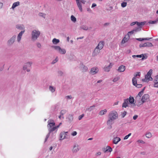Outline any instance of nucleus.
<instances>
[{
	"mask_svg": "<svg viewBox=\"0 0 158 158\" xmlns=\"http://www.w3.org/2000/svg\"><path fill=\"white\" fill-rule=\"evenodd\" d=\"M80 68L83 72H85L88 71V67L83 64L82 63L80 64Z\"/></svg>",
	"mask_w": 158,
	"mask_h": 158,
	"instance_id": "obj_10",
	"label": "nucleus"
},
{
	"mask_svg": "<svg viewBox=\"0 0 158 158\" xmlns=\"http://www.w3.org/2000/svg\"><path fill=\"white\" fill-rule=\"evenodd\" d=\"M66 51L64 49H62L61 48L59 53L61 54H64L66 53Z\"/></svg>",
	"mask_w": 158,
	"mask_h": 158,
	"instance_id": "obj_35",
	"label": "nucleus"
},
{
	"mask_svg": "<svg viewBox=\"0 0 158 158\" xmlns=\"http://www.w3.org/2000/svg\"><path fill=\"white\" fill-rule=\"evenodd\" d=\"M127 3L126 2H123L121 3V6L123 7H124L127 6Z\"/></svg>",
	"mask_w": 158,
	"mask_h": 158,
	"instance_id": "obj_43",
	"label": "nucleus"
},
{
	"mask_svg": "<svg viewBox=\"0 0 158 158\" xmlns=\"http://www.w3.org/2000/svg\"><path fill=\"white\" fill-rule=\"evenodd\" d=\"M101 152H99L96 153V156H100L101 155Z\"/></svg>",
	"mask_w": 158,
	"mask_h": 158,
	"instance_id": "obj_62",
	"label": "nucleus"
},
{
	"mask_svg": "<svg viewBox=\"0 0 158 158\" xmlns=\"http://www.w3.org/2000/svg\"><path fill=\"white\" fill-rule=\"evenodd\" d=\"M121 140V139L118 137L114 138L113 139V143L115 144H117Z\"/></svg>",
	"mask_w": 158,
	"mask_h": 158,
	"instance_id": "obj_19",
	"label": "nucleus"
},
{
	"mask_svg": "<svg viewBox=\"0 0 158 158\" xmlns=\"http://www.w3.org/2000/svg\"><path fill=\"white\" fill-rule=\"evenodd\" d=\"M71 20L74 22H75L76 21V18L73 15L71 16Z\"/></svg>",
	"mask_w": 158,
	"mask_h": 158,
	"instance_id": "obj_37",
	"label": "nucleus"
},
{
	"mask_svg": "<svg viewBox=\"0 0 158 158\" xmlns=\"http://www.w3.org/2000/svg\"><path fill=\"white\" fill-rule=\"evenodd\" d=\"M67 112L66 110H61L60 112V114L62 116H63L64 114Z\"/></svg>",
	"mask_w": 158,
	"mask_h": 158,
	"instance_id": "obj_40",
	"label": "nucleus"
},
{
	"mask_svg": "<svg viewBox=\"0 0 158 158\" xmlns=\"http://www.w3.org/2000/svg\"><path fill=\"white\" fill-rule=\"evenodd\" d=\"M118 77L115 78L113 80L114 82H116L118 81Z\"/></svg>",
	"mask_w": 158,
	"mask_h": 158,
	"instance_id": "obj_60",
	"label": "nucleus"
},
{
	"mask_svg": "<svg viewBox=\"0 0 158 158\" xmlns=\"http://www.w3.org/2000/svg\"><path fill=\"white\" fill-rule=\"evenodd\" d=\"M127 41V39L126 37H124L121 43L124 44Z\"/></svg>",
	"mask_w": 158,
	"mask_h": 158,
	"instance_id": "obj_41",
	"label": "nucleus"
},
{
	"mask_svg": "<svg viewBox=\"0 0 158 158\" xmlns=\"http://www.w3.org/2000/svg\"><path fill=\"white\" fill-rule=\"evenodd\" d=\"M24 30L22 31L18 34L17 37V41L18 42H19L20 41L22 35L24 33Z\"/></svg>",
	"mask_w": 158,
	"mask_h": 158,
	"instance_id": "obj_16",
	"label": "nucleus"
},
{
	"mask_svg": "<svg viewBox=\"0 0 158 158\" xmlns=\"http://www.w3.org/2000/svg\"><path fill=\"white\" fill-rule=\"evenodd\" d=\"M107 112V110L106 109H104L103 110H101L99 112V114L102 115L104 114H106V112Z\"/></svg>",
	"mask_w": 158,
	"mask_h": 158,
	"instance_id": "obj_31",
	"label": "nucleus"
},
{
	"mask_svg": "<svg viewBox=\"0 0 158 158\" xmlns=\"http://www.w3.org/2000/svg\"><path fill=\"white\" fill-rule=\"evenodd\" d=\"M52 48H53L56 51L59 53L60 51V50L61 48L59 46H52Z\"/></svg>",
	"mask_w": 158,
	"mask_h": 158,
	"instance_id": "obj_22",
	"label": "nucleus"
},
{
	"mask_svg": "<svg viewBox=\"0 0 158 158\" xmlns=\"http://www.w3.org/2000/svg\"><path fill=\"white\" fill-rule=\"evenodd\" d=\"M145 54H141V55H142V58L141 59L142 60H143L144 59H146L147 58V56H144Z\"/></svg>",
	"mask_w": 158,
	"mask_h": 158,
	"instance_id": "obj_45",
	"label": "nucleus"
},
{
	"mask_svg": "<svg viewBox=\"0 0 158 158\" xmlns=\"http://www.w3.org/2000/svg\"><path fill=\"white\" fill-rule=\"evenodd\" d=\"M110 63L109 65L107 66H105L104 69L105 71L106 72H109L110 71V69L112 67V65Z\"/></svg>",
	"mask_w": 158,
	"mask_h": 158,
	"instance_id": "obj_21",
	"label": "nucleus"
},
{
	"mask_svg": "<svg viewBox=\"0 0 158 158\" xmlns=\"http://www.w3.org/2000/svg\"><path fill=\"white\" fill-rule=\"evenodd\" d=\"M145 78V82H148L149 80H152L153 79L151 76L148 77V78Z\"/></svg>",
	"mask_w": 158,
	"mask_h": 158,
	"instance_id": "obj_36",
	"label": "nucleus"
},
{
	"mask_svg": "<svg viewBox=\"0 0 158 158\" xmlns=\"http://www.w3.org/2000/svg\"><path fill=\"white\" fill-rule=\"evenodd\" d=\"M110 23H106L104 24V26L105 27H106L107 26L109 25Z\"/></svg>",
	"mask_w": 158,
	"mask_h": 158,
	"instance_id": "obj_63",
	"label": "nucleus"
},
{
	"mask_svg": "<svg viewBox=\"0 0 158 158\" xmlns=\"http://www.w3.org/2000/svg\"><path fill=\"white\" fill-rule=\"evenodd\" d=\"M58 59L56 57L54 60H53L52 61V64H55V63H56V62H57L58 61Z\"/></svg>",
	"mask_w": 158,
	"mask_h": 158,
	"instance_id": "obj_53",
	"label": "nucleus"
},
{
	"mask_svg": "<svg viewBox=\"0 0 158 158\" xmlns=\"http://www.w3.org/2000/svg\"><path fill=\"white\" fill-rule=\"evenodd\" d=\"M142 27H140L138 26V27L135 28V29H134V30H135V32L139 31L141 30V28Z\"/></svg>",
	"mask_w": 158,
	"mask_h": 158,
	"instance_id": "obj_42",
	"label": "nucleus"
},
{
	"mask_svg": "<svg viewBox=\"0 0 158 158\" xmlns=\"http://www.w3.org/2000/svg\"><path fill=\"white\" fill-rule=\"evenodd\" d=\"M154 83H155L158 82V75L155 77V78L154 80Z\"/></svg>",
	"mask_w": 158,
	"mask_h": 158,
	"instance_id": "obj_48",
	"label": "nucleus"
},
{
	"mask_svg": "<svg viewBox=\"0 0 158 158\" xmlns=\"http://www.w3.org/2000/svg\"><path fill=\"white\" fill-rule=\"evenodd\" d=\"M81 29H82L84 30H85V31H87L88 30V27L87 26H85V25H82L81 26V27H80Z\"/></svg>",
	"mask_w": 158,
	"mask_h": 158,
	"instance_id": "obj_34",
	"label": "nucleus"
},
{
	"mask_svg": "<svg viewBox=\"0 0 158 158\" xmlns=\"http://www.w3.org/2000/svg\"><path fill=\"white\" fill-rule=\"evenodd\" d=\"M19 2H14L12 5V8L14 9L16 7L19 6Z\"/></svg>",
	"mask_w": 158,
	"mask_h": 158,
	"instance_id": "obj_27",
	"label": "nucleus"
},
{
	"mask_svg": "<svg viewBox=\"0 0 158 158\" xmlns=\"http://www.w3.org/2000/svg\"><path fill=\"white\" fill-rule=\"evenodd\" d=\"M157 22H158V21H157V19L156 20L154 21L150 20L149 21L148 23L150 24H155Z\"/></svg>",
	"mask_w": 158,
	"mask_h": 158,
	"instance_id": "obj_39",
	"label": "nucleus"
},
{
	"mask_svg": "<svg viewBox=\"0 0 158 158\" xmlns=\"http://www.w3.org/2000/svg\"><path fill=\"white\" fill-rule=\"evenodd\" d=\"M146 23V21L142 22H133L131 23L130 25L131 26H132L136 24L137 25L140 27H142Z\"/></svg>",
	"mask_w": 158,
	"mask_h": 158,
	"instance_id": "obj_8",
	"label": "nucleus"
},
{
	"mask_svg": "<svg viewBox=\"0 0 158 158\" xmlns=\"http://www.w3.org/2000/svg\"><path fill=\"white\" fill-rule=\"evenodd\" d=\"M67 118L69 122H71L73 120V115L72 114H69Z\"/></svg>",
	"mask_w": 158,
	"mask_h": 158,
	"instance_id": "obj_26",
	"label": "nucleus"
},
{
	"mask_svg": "<svg viewBox=\"0 0 158 158\" xmlns=\"http://www.w3.org/2000/svg\"><path fill=\"white\" fill-rule=\"evenodd\" d=\"M95 107V106L93 105L92 106H91L88 109L89 110V111H90L93 110V108H94Z\"/></svg>",
	"mask_w": 158,
	"mask_h": 158,
	"instance_id": "obj_49",
	"label": "nucleus"
},
{
	"mask_svg": "<svg viewBox=\"0 0 158 158\" xmlns=\"http://www.w3.org/2000/svg\"><path fill=\"white\" fill-rule=\"evenodd\" d=\"M152 69H150L149 70V71L148 72L147 74L145 76V78H148V77L151 76L152 74Z\"/></svg>",
	"mask_w": 158,
	"mask_h": 158,
	"instance_id": "obj_24",
	"label": "nucleus"
},
{
	"mask_svg": "<svg viewBox=\"0 0 158 158\" xmlns=\"http://www.w3.org/2000/svg\"><path fill=\"white\" fill-rule=\"evenodd\" d=\"M65 134V133L64 132H61L60 134V140H63L65 138V136L64 135V134Z\"/></svg>",
	"mask_w": 158,
	"mask_h": 158,
	"instance_id": "obj_25",
	"label": "nucleus"
},
{
	"mask_svg": "<svg viewBox=\"0 0 158 158\" xmlns=\"http://www.w3.org/2000/svg\"><path fill=\"white\" fill-rule=\"evenodd\" d=\"M39 15H40V16L42 17H43L44 18H45V14H44L42 13H40Z\"/></svg>",
	"mask_w": 158,
	"mask_h": 158,
	"instance_id": "obj_52",
	"label": "nucleus"
},
{
	"mask_svg": "<svg viewBox=\"0 0 158 158\" xmlns=\"http://www.w3.org/2000/svg\"><path fill=\"white\" fill-rule=\"evenodd\" d=\"M99 71V69L97 67H94L91 68L90 71V73L92 75L96 74Z\"/></svg>",
	"mask_w": 158,
	"mask_h": 158,
	"instance_id": "obj_13",
	"label": "nucleus"
},
{
	"mask_svg": "<svg viewBox=\"0 0 158 158\" xmlns=\"http://www.w3.org/2000/svg\"><path fill=\"white\" fill-rule=\"evenodd\" d=\"M137 142L139 143H142L144 144L145 143V142L142 140H139L137 141Z\"/></svg>",
	"mask_w": 158,
	"mask_h": 158,
	"instance_id": "obj_56",
	"label": "nucleus"
},
{
	"mask_svg": "<svg viewBox=\"0 0 158 158\" xmlns=\"http://www.w3.org/2000/svg\"><path fill=\"white\" fill-rule=\"evenodd\" d=\"M129 104V99L128 98L124 99V102L123 104L122 107H123L126 108L128 106V104Z\"/></svg>",
	"mask_w": 158,
	"mask_h": 158,
	"instance_id": "obj_18",
	"label": "nucleus"
},
{
	"mask_svg": "<svg viewBox=\"0 0 158 158\" xmlns=\"http://www.w3.org/2000/svg\"><path fill=\"white\" fill-rule=\"evenodd\" d=\"M48 125L47 127L48 128H52V127H53L55 125V123L54 122V121L50 119L48 121Z\"/></svg>",
	"mask_w": 158,
	"mask_h": 158,
	"instance_id": "obj_14",
	"label": "nucleus"
},
{
	"mask_svg": "<svg viewBox=\"0 0 158 158\" xmlns=\"http://www.w3.org/2000/svg\"><path fill=\"white\" fill-rule=\"evenodd\" d=\"M118 114L115 110L111 111L108 115V119L107 122V124L108 125H111L114 123V120L118 118Z\"/></svg>",
	"mask_w": 158,
	"mask_h": 158,
	"instance_id": "obj_1",
	"label": "nucleus"
},
{
	"mask_svg": "<svg viewBox=\"0 0 158 158\" xmlns=\"http://www.w3.org/2000/svg\"><path fill=\"white\" fill-rule=\"evenodd\" d=\"M153 45L151 43H145L142 44H140L139 45L140 48L145 47H151L153 46Z\"/></svg>",
	"mask_w": 158,
	"mask_h": 158,
	"instance_id": "obj_11",
	"label": "nucleus"
},
{
	"mask_svg": "<svg viewBox=\"0 0 158 158\" xmlns=\"http://www.w3.org/2000/svg\"><path fill=\"white\" fill-rule=\"evenodd\" d=\"M84 114H82L81 115H80L78 117V119L79 120H81L82 118L84 116Z\"/></svg>",
	"mask_w": 158,
	"mask_h": 158,
	"instance_id": "obj_50",
	"label": "nucleus"
},
{
	"mask_svg": "<svg viewBox=\"0 0 158 158\" xmlns=\"http://www.w3.org/2000/svg\"><path fill=\"white\" fill-rule=\"evenodd\" d=\"M52 41L54 44H56L59 42L60 40L58 39L54 38L53 39Z\"/></svg>",
	"mask_w": 158,
	"mask_h": 158,
	"instance_id": "obj_30",
	"label": "nucleus"
},
{
	"mask_svg": "<svg viewBox=\"0 0 158 158\" xmlns=\"http://www.w3.org/2000/svg\"><path fill=\"white\" fill-rule=\"evenodd\" d=\"M112 151V148L109 146H107L106 148V150H105L104 152L106 153L107 152H110Z\"/></svg>",
	"mask_w": 158,
	"mask_h": 158,
	"instance_id": "obj_23",
	"label": "nucleus"
},
{
	"mask_svg": "<svg viewBox=\"0 0 158 158\" xmlns=\"http://www.w3.org/2000/svg\"><path fill=\"white\" fill-rule=\"evenodd\" d=\"M80 149L79 146L78 144H75L72 150V152L73 153H76L79 151Z\"/></svg>",
	"mask_w": 158,
	"mask_h": 158,
	"instance_id": "obj_12",
	"label": "nucleus"
},
{
	"mask_svg": "<svg viewBox=\"0 0 158 158\" xmlns=\"http://www.w3.org/2000/svg\"><path fill=\"white\" fill-rule=\"evenodd\" d=\"M143 93L140 91L139 92L138 94V96H139V97L140 98L142 95L143 94Z\"/></svg>",
	"mask_w": 158,
	"mask_h": 158,
	"instance_id": "obj_55",
	"label": "nucleus"
},
{
	"mask_svg": "<svg viewBox=\"0 0 158 158\" xmlns=\"http://www.w3.org/2000/svg\"><path fill=\"white\" fill-rule=\"evenodd\" d=\"M154 87H158V82L155 83L154 84Z\"/></svg>",
	"mask_w": 158,
	"mask_h": 158,
	"instance_id": "obj_59",
	"label": "nucleus"
},
{
	"mask_svg": "<svg viewBox=\"0 0 158 158\" xmlns=\"http://www.w3.org/2000/svg\"><path fill=\"white\" fill-rule=\"evenodd\" d=\"M126 69V67L123 65L120 66L118 69V71L120 72H124Z\"/></svg>",
	"mask_w": 158,
	"mask_h": 158,
	"instance_id": "obj_20",
	"label": "nucleus"
},
{
	"mask_svg": "<svg viewBox=\"0 0 158 158\" xmlns=\"http://www.w3.org/2000/svg\"><path fill=\"white\" fill-rule=\"evenodd\" d=\"M152 39V38H136L135 39L139 41H142L143 40H149Z\"/></svg>",
	"mask_w": 158,
	"mask_h": 158,
	"instance_id": "obj_28",
	"label": "nucleus"
},
{
	"mask_svg": "<svg viewBox=\"0 0 158 158\" xmlns=\"http://www.w3.org/2000/svg\"><path fill=\"white\" fill-rule=\"evenodd\" d=\"M40 32L38 30H33L31 33V40L33 41H35L39 37Z\"/></svg>",
	"mask_w": 158,
	"mask_h": 158,
	"instance_id": "obj_2",
	"label": "nucleus"
},
{
	"mask_svg": "<svg viewBox=\"0 0 158 158\" xmlns=\"http://www.w3.org/2000/svg\"><path fill=\"white\" fill-rule=\"evenodd\" d=\"M132 82L133 85L138 88H140L142 86L141 84H137V80L135 77H133L132 79Z\"/></svg>",
	"mask_w": 158,
	"mask_h": 158,
	"instance_id": "obj_7",
	"label": "nucleus"
},
{
	"mask_svg": "<svg viewBox=\"0 0 158 158\" xmlns=\"http://www.w3.org/2000/svg\"><path fill=\"white\" fill-rule=\"evenodd\" d=\"M127 114V112L126 111H124L123 113H122L121 114V116L122 118H124Z\"/></svg>",
	"mask_w": 158,
	"mask_h": 158,
	"instance_id": "obj_44",
	"label": "nucleus"
},
{
	"mask_svg": "<svg viewBox=\"0 0 158 158\" xmlns=\"http://www.w3.org/2000/svg\"><path fill=\"white\" fill-rule=\"evenodd\" d=\"M149 96L148 94H145L142 97L141 101L142 102V104H143L147 102L149 99Z\"/></svg>",
	"mask_w": 158,
	"mask_h": 158,
	"instance_id": "obj_9",
	"label": "nucleus"
},
{
	"mask_svg": "<svg viewBox=\"0 0 158 158\" xmlns=\"http://www.w3.org/2000/svg\"><path fill=\"white\" fill-rule=\"evenodd\" d=\"M135 32V30H134V29L132 31H131L129 32H128V35H132Z\"/></svg>",
	"mask_w": 158,
	"mask_h": 158,
	"instance_id": "obj_47",
	"label": "nucleus"
},
{
	"mask_svg": "<svg viewBox=\"0 0 158 158\" xmlns=\"http://www.w3.org/2000/svg\"><path fill=\"white\" fill-rule=\"evenodd\" d=\"M58 73L59 75L60 76H62L63 74V73L61 71H59L58 72Z\"/></svg>",
	"mask_w": 158,
	"mask_h": 158,
	"instance_id": "obj_57",
	"label": "nucleus"
},
{
	"mask_svg": "<svg viewBox=\"0 0 158 158\" xmlns=\"http://www.w3.org/2000/svg\"><path fill=\"white\" fill-rule=\"evenodd\" d=\"M59 127V126H57L53 127L52 128H48L49 132L48 134L46 135V137L45 140L44 142H45L47 140L48 138L49 137L50 133L55 130L56 129L58 128Z\"/></svg>",
	"mask_w": 158,
	"mask_h": 158,
	"instance_id": "obj_3",
	"label": "nucleus"
},
{
	"mask_svg": "<svg viewBox=\"0 0 158 158\" xmlns=\"http://www.w3.org/2000/svg\"><path fill=\"white\" fill-rule=\"evenodd\" d=\"M129 136L128 135H126L124 138V139H127Z\"/></svg>",
	"mask_w": 158,
	"mask_h": 158,
	"instance_id": "obj_64",
	"label": "nucleus"
},
{
	"mask_svg": "<svg viewBox=\"0 0 158 158\" xmlns=\"http://www.w3.org/2000/svg\"><path fill=\"white\" fill-rule=\"evenodd\" d=\"M16 28L20 30H23L24 28V27L23 25H18L16 26Z\"/></svg>",
	"mask_w": 158,
	"mask_h": 158,
	"instance_id": "obj_29",
	"label": "nucleus"
},
{
	"mask_svg": "<svg viewBox=\"0 0 158 158\" xmlns=\"http://www.w3.org/2000/svg\"><path fill=\"white\" fill-rule=\"evenodd\" d=\"M100 50L99 48H97V47H96L94 51L92 53V56H97L100 52Z\"/></svg>",
	"mask_w": 158,
	"mask_h": 158,
	"instance_id": "obj_15",
	"label": "nucleus"
},
{
	"mask_svg": "<svg viewBox=\"0 0 158 158\" xmlns=\"http://www.w3.org/2000/svg\"><path fill=\"white\" fill-rule=\"evenodd\" d=\"M140 72H137V74H136L135 75V76L134 77H135V78H136V77H137L138 76H139V77H140Z\"/></svg>",
	"mask_w": 158,
	"mask_h": 158,
	"instance_id": "obj_51",
	"label": "nucleus"
},
{
	"mask_svg": "<svg viewBox=\"0 0 158 158\" xmlns=\"http://www.w3.org/2000/svg\"><path fill=\"white\" fill-rule=\"evenodd\" d=\"M66 98L68 99H71L72 98V97L71 95H68L66 96Z\"/></svg>",
	"mask_w": 158,
	"mask_h": 158,
	"instance_id": "obj_58",
	"label": "nucleus"
},
{
	"mask_svg": "<svg viewBox=\"0 0 158 158\" xmlns=\"http://www.w3.org/2000/svg\"><path fill=\"white\" fill-rule=\"evenodd\" d=\"M138 115H135L133 117V119H134V120H136L137 117H138Z\"/></svg>",
	"mask_w": 158,
	"mask_h": 158,
	"instance_id": "obj_61",
	"label": "nucleus"
},
{
	"mask_svg": "<svg viewBox=\"0 0 158 158\" xmlns=\"http://www.w3.org/2000/svg\"><path fill=\"white\" fill-rule=\"evenodd\" d=\"M16 38V35H14L7 42V45L8 46H11L15 42Z\"/></svg>",
	"mask_w": 158,
	"mask_h": 158,
	"instance_id": "obj_5",
	"label": "nucleus"
},
{
	"mask_svg": "<svg viewBox=\"0 0 158 158\" xmlns=\"http://www.w3.org/2000/svg\"><path fill=\"white\" fill-rule=\"evenodd\" d=\"M77 134V132L76 131H74L72 133L71 135L73 136H75Z\"/></svg>",
	"mask_w": 158,
	"mask_h": 158,
	"instance_id": "obj_54",
	"label": "nucleus"
},
{
	"mask_svg": "<svg viewBox=\"0 0 158 158\" xmlns=\"http://www.w3.org/2000/svg\"><path fill=\"white\" fill-rule=\"evenodd\" d=\"M49 90L52 92V93L54 92L56 90V88L54 87L53 86H50L49 87Z\"/></svg>",
	"mask_w": 158,
	"mask_h": 158,
	"instance_id": "obj_33",
	"label": "nucleus"
},
{
	"mask_svg": "<svg viewBox=\"0 0 158 158\" xmlns=\"http://www.w3.org/2000/svg\"><path fill=\"white\" fill-rule=\"evenodd\" d=\"M146 136L147 137L149 138L152 137V135L150 132H148L146 134Z\"/></svg>",
	"mask_w": 158,
	"mask_h": 158,
	"instance_id": "obj_38",
	"label": "nucleus"
},
{
	"mask_svg": "<svg viewBox=\"0 0 158 158\" xmlns=\"http://www.w3.org/2000/svg\"><path fill=\"white\" fill-rule=\"evenodd\" d=\"M104 43L103 41H100L98 43V46L96 47L97 48H99V49H102L104 46Z\"/></svg>",
	"mask_w": 158,
	"mask_h": 158,
	"instance_id": "obj_17",
	"label": "nucleus"
},
{
	"mask_svg": "<svg viewBox=\"0 0 158 158\" xmlns=\"http://www.w3.org/2000/svg\"><path fill=\"white\" fill-rule=\"evenodd\" d=\"M36 45L39 48H41L42 46L41 44L39 42L36 43Z\"/></svg>",
	"mask_w": 158,
	"mask_h": 158,
	"instance_id": "obj_46",
	"label": "nucleus"
},
{
	"mask_svg": "<svg viewBox=\"0 0 158 158\" xmlns=\"http://www.w3.org/2000/svg\"><path fill=\"white\" fill-rule=\"evenodd\" d=\"M32 64V62H29L25 63L23 67V70H26L27 72H29L30 69L29 68L31 67Z\"/></svg>",
	"mask_w": 158,
	"mask_h": 158,
	"instance_id": "obj_4",
	"label": "nucleus"
},
{
	"mask_svg": "<svg viewBox=\"0 0 158 158\" xmlns=\"http://www.w3.org/2000/svg\"><path fill=\"white\" fill-rule=\"evenodd\" d=\"M77 5L79 8L81 12L82 11V5L81 3L85 4L86 2L85 0H76Z\"/></svg>",
	"mask_w": 158,
	"mask_h": 158,
	"instance_id": "obj_6",
	"label": "nucleus"
},
{
	"mask_svg": "<svg viewBox=\"0 0 158 158\" xmlns=\"http://www.w3.org/2000/svg\"><path fill=\"white\" fill-rule=\"evenodd\" d=\"M129 99V102L131 104H133L134 101V99L133 97H130Z\"/></svg>",
	"mask_w": 158,
	"mask_h": 158,
	"instance_id": "obj_32",
	"label": "nucleus"
}]
</instances>
